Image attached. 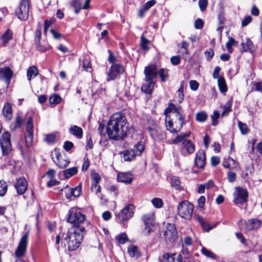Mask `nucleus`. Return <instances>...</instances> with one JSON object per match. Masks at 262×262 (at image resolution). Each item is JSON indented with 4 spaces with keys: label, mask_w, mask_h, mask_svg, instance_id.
<instances>
[{
    "label": "nucleus",
    "mask_w": 262,
    "mask_h": 262,
    "mask_svg": "<svg viewBox=\"0 0 262 262\" xmlns=\"http://www.w3.org/2000/svg\"><path fill=\"white\" fill-rule=\"evenodd\" d=\"M129 124L125 116L120 113L114 114L108 121L106 132L108 137L118 140L125 138L129 131Z\"/></svg>",
    "instance_id": "1"
},
{
    "label": "nucleus",
    "mask_w": 262,
    "mask_h": 262,
    "mask_svg": "<svg viewBox=\"0 0 262 262\" xmlns=\"http://www.w3.org/2000/svg\"><path fill=\"white\" fill-rule=\"evenodd\" d=\"M84 227L72 228L68 230L64 241H66L69 251H73L80 246L83 239Z\"/></svg>",
    "instance_id": "2"
},
{
    "label": "nucleus",
    "mask_w": 262,
    "mask_h": 262,
    "mask_svg": "<svg viewBox=\"0 0 262 262\" xmlns=\"http://www.w3.org/2000/svg\"><path fill=\"white\" fill-rule=\"evenodd\" d=\"M190 135V132L181 133L179 135H178L176 138L171 142H169V143L177 144L180 142H182L183 148L186 150L188 154H192L194 151L195 146L190 140L185 139V138L188 137Z\"/></svg>",
    "instance_id": "3"
},
{
    "label": "nucleus",
    "mask_w": 262,
    "mask_h": 262,
    "mask_svg": "<svg viewBox=\"0 0 262 262\" xmlns=\"http://www.w3.org/2000/svg\"><path fill=\"white\" fill-rule=\"evenodd\" d=\"M178 215L183 219L190 220L191 219L193 210L192 204L187 201H184L179 203L177 207Z\"/></svg>",
    "instance_id": "4"
},
{
    "label": "nucleus",
    "mask_w": 262,
    "mask_h": 262,
    "mask_svg": "<svg viewBox=\"0 0 262 262\" xmlns=\"http://www.w3.org/2000/svg\"><path fill=\"white\" fill-rule=\"evenodd\" d=\"M15 12V14L20 20H26L29 16V0H21L18 6L16 9Z\"/></svg>",
    "instance_id": "5"
},
{
    "label": "nucleus",
    "mask_w": 262,
    "mask_h": 262,
    "mask_svg": "<svg viewBox=\"0 0 262 262\" xmlns=\"http://www.w3.org/2000/svg\"><path fill=\"white\" fill-rule=\"evenodd\" d=\"M85 219V215L78 211L76 208H72L68 213V222L76 226L82 223Z\"/></svg>",
    "instance_id": "6"
},
{
    "label": "nucleus",
    "mask_w": 262,
    "mask_h": 262,
    "mask_svg": "<svg viewBox=\"0 0 262 262\" xmlns=\"http://www.w3.org/2000/svg\"><path fill=\"white\" fill-rule=\"evenodd\" d=\"M29 238V232H27L20 238L17 247L15 251V256L17 258L24 257L27 251Z\"/></svg>",
    "instance_id": "7"
},
{
    "label": "nucleus",
    "mask_w": 262,
    "mask_h": 262,
    "mask_svg": "<svg viewBox=\"0 0 262 262\" xmlns=\"http://www.w3.org/2000/svg\"><path fill=\"white\" fill-rule=\"evenodd\" d=\"M135 206L132 204L126 206L117 215V220L121 223L127 221L133 216Z\"/></svg>",
    "instance_id": "8"
},
{
    "label": "nucleus",
    "mask_w": 262,
    "mask_h": 262,
    "mask_svg": "<svg viewBox=\"0 0 262 262\" xmlns=\"http://www.w3.org/2000/svg\"><path fill=\"white\" fill-rule=\"evenodd\" d=\"M0 144L3 154L5 156L9 155L12 149L10 142V134L9 132L4 133L0 138Z\"/></svg>",
    "instance_id": "9"
},
{
    "label": "nucleus",
    "mask_w": 262,
    "mask_h": 262,
    "mask_svg": "<svg viewBox=\"0 0 262 262\" xmlns=\"http://www.w3.org/2000/svg\"><path fill=\"white\" fill-rule=\"evenodd\" d=\"M181 108L179 107H177L173 104H170L168 107L165 110V113H172L174 115L178 122L176 123L179 124V130H180L184 124V118L182 114Z\"/></svg>",
    "instance_id": "10"
},
{
    "label": "nucleus",
    "mask_w": 262,
    "mask_h": 262,
    "mask_svg": "<svg viewBox=\"0 0 262 262\" xmlns=\"http://www.w3.org/2000/svg\"><path fill=\"white\" fill-rule=\"evenodd\" d=\"M33 124L31 118H29L26 124V133L25 134V142L28 147H31L33 141Z\"/></svg>",
    "instance_id": "11"
},
{
    "label": "nucleus",
    "mask_w": 262,
    "mask_h": 262,
    "mask_svg": "<svg viewBox=\"0 0 262 262\" xmlns=\"http://www.w3.org/2000/svg\"><path fill=\"white\" fill-rule=\"evenodd\" d=\"M248 197L247 191L239 187L235 188V192L234 193V202L236 204H241L247 201Z\"/></svg>",
    "instance_id": "12"
},
{
    "label": "nucleus",
    "mask_w": 262,
    "mask_h": 262,
    "mask_svg": "<svg viewBox=\"0 0 262 262\" xmlns=\"http://www.w3.org/2000/svg\"><path fill=\"white\" fill-rule=\"evenodd\" d=\"M124 71V68L120 64L114 63L108 74V80L115 79L119 74Z\"/></svg>",
    "instance_id": "13"
},
{
    "label": "nucleus",
    "mask_w": 262,
    "mask_h": 262,
    "mask_svg": "<svg viewBox=\"0 0 262 262\" xmlns=\"http://www.w3.org/2000/svg\"><path fill=\"white\" fill-rule=\"evenodd\" d=\"M144 74L145 75L146 80H152L157 77L158 74V70L156 66L151 64L145 67L144 69Z\"/></svg>",
    "instance_id": "14"
},
{
    "label": "nucleus",
    "mask_w": 262,
    "mask_h": 262,
    "mask_svg": "<svg viewBox=\"0 0 262 262\" xmlns=\"http://www.w3.org/2000/svg\"><path fill=\"white\" fill-rule=\"evenodd\" d=\"M206 156L204 150H199L195 157V165L199 168H203L205 165Z\"/></svg>",
    "instance_id": "15"
},
{
    "label": "nucleus",
    "mask_w": 262,
    "mask_h": 262,
    "mask_svg": "<svg viewBox=\"0 0 262 262\" xmlns=\"http://www.w3.org/2000/svg\"><path fill=\"white\" fill-rule=\"evenodd\" d=\"M27 182L24 178H20L15 184V187L17 190V192L19 194H24L27 188Z\"/></svg>",
    "instance_id": "16"
},
{
    "label": "nucleus",
    "mask_w": 262,
    "mask_h": 262,
    "mask_svg": "<svg viewBox=\"0 0 262 262\" xmlns=\"http://www.w3.org/2000/svg\"><path fill=\"white\" fill-rule=\"evenodd\" d=\"M13 72L9 67L0 69V79L6 81L8 84L12 78Z\"/></svg>",
    "instance_id": "17"
},
{
    "label": "nucleus",
    "mask_w": 262,
    "mask_h": 262,
    "mask_svg": "<svg viewBox=\"0 0 262 262\" xmlns=\"http://www.w3.org/2000/svg\"><path fill=\"white\" fill-rule=\"evenodd\" d=\"M164 235L165 238L170 242L175 240L177 237V231L173 225H169L165 231Z\"/></svg>",
    "instance_id": "18"
},
{
    "label": "nucleus",
    "mask_w": 262,
    "mask_h": 262,
    "mask_svg": "<svg viewBox=\"0 0 262 262\" xmlns=\"http://www.w3.org/2000/svg\"><path fill=\"white\" fill-rule=\"evenodd\" d=\"M182 259L180 254L166 253L163 255L161 262H182Z\"/></svg>",
    "instance_id": "19"
},
{
    "label": "nucleus",
    "mask_w": 262,
    "mask_h": 262,
    "mask_svg": "<svg viewBox=\"0 0 262 262\" xmlns=\"http://www.w3.org/2000/svg\"><path fill=\"white\" fill-rule=\"evenodd\" d=\"M150 134L154 140L161 141L164 139L165 136L162 130L159 128H149Z\"/></svg>",
    "instance_id": "20"
},
{
    "label": "nucleus",
    "mask_w": 262,
    "mask_h": 262,
    "mask_svg": "<svg viewBox=\"0 0 262 262\" xmlns=\"http://www.w3.org/2000/svg\"><path fill=\"white\" fill-rule=\"evenodd\" d=\"M122 158L125 161H130L134 159L136 156L134 149H129L125 150L122 152Z\"/></svg>",
    "instance_id": "21"
},
{
    "label": "nucleus",
    "mask_w": 262,
    "mask_h": 262,
    "mask_svg": "<svg viewBox=\"0 0 262 262\" xmlns=\"http://www.w3.org/2000/svg\"><path fill=\"white\" fill-rule=\"evenodd\" d=\"M119 182L129 184L133 181L132 175L129 173H120L117 176Z\"/></svg>",
    "instance_id": "22"
},
{
    "label": "nucleus",
    "mask_w": 262,
    "mask_h": 262,
    "mask_svg": "<svg viewBox=\"0 0 262 262\" xmlns=\"http://www.w3.org/2000/svg\"><path fill=\"white\" fill-rule=\"evenodd\" d=\"M56 157L57 158L56 164L60 168H64L68 166L70 163L68 159L63 158L59 153H56Z\"/></svg>",
    "instance_id": "23"
},
{
    "label": "nucleus",
    "mask_w": 262,
    "mask_h": 262,
    "mask_svg": "<svg viewBox=\"0 0 262 262\" xmlns=\"http://www.w3.org/2000/svg\"><path fill=\"white\" fill-rule=\"evenodd\" d=\"M69 132L76 138L80 139L82 137L83 131L81 127L77 125L71 126L69 128Z\"/></svg>",
    "instance_id": "24"
},
{
    "label": "nucleus",
    "mask_w": 262,
    "mask_h": 262,
    "mask_svg": "<svg viewBox=\"0 0 262 262\" xmlns=\"http://www.w3.org/2000/svg\"><path fill=\"white\" fill-rule=\"evenodd\" d=\"M145 81L146 83L142 86L141 90L145 93L150 94L153 90L154 83L151 80L149 81L145 80Z\"/></svg>",
    "instance_id": "25"
},
{
    "label": "nucleus",
    "mask_w": 262,
    "mask_h": 262,
    "mask_svg": "<svg viewBox=\"0 0 262 262\" xmlns=\"http://www.w3.org/2000/svg\"><path fill=\"white\" fill-rule=\"evenodd\" d=\"M3 113L7 120H10L12 117V109L9 103H6L3 107Z\"/></svg>",
    "instance_id": "26"
},
{
    "label": "nucleus",
    "mask_w": 262,
    "mask_h": 262,
    "mask_svg": "<svg viewBox=\"0 0 262 262\" xmlns=\"http://www.w3.org/2000/svg\"><path fill=\"white\" fill-rule=\"evenodd\" d=\"M241 46L244 51H249L251 53L254 50L253 42L249 39H247L245 43L242 42Z\"/></svg>",
    "instance_id": "27"
},
{
    "label": "nucleus",
    "mask_w": 262,
    "mask_h": 262,
    "mask_svg": "<svg viewBox=\"0 0 262 262\" xmlns=\"http://www.w3.org/2000/svg\"><path fill=\"white\" fill-rule=\"evenodd\" d=\"M38 74V71L35 66L29 67L27 70V78L29 81L31 80L32 77H36Z\"/></svg>",
    "instance_id": "28"
},
{
    "label": "nucleus",
    "mask_w": 262,
    "mask_h": 262,
    "mask_svg": "<svg viewBox=\"0 0 262 262\" xmlns=\"http://www.w3.org/2000/svg\"><path fill=\"white\" fill-rule=\"evenodd\" d=\"M128 253L131 257L138 258L140 256V253L137 247L135 245H130L128 247Z\"/></svg>",
    "instance_id": "29"
},
{
    "label": "nucleus",
    "mask_w": 262,
    "mask_h": 262,
    "mask_svg": "<svg viewBox=\"0 0 262 262\" xmlns=\"http://www.w3.org/2000/svg\"><path fill=\"white\" fill-rule=\"evenodd\" d=\"M248 228L250 230H254L258 228L261 225L260 220L254 219L248 221Z\"/></svg>",
    "instance_id": "30"
},
{
    "label": "nucleus",
    "mask_w": 262,
    "mask_h": 262,
    "mask_svg": "<svg viewBox=\"0 0 262 262\" xmlns=\"http://www.w3.org/2000/svg\"><path fill=\"white\" fill-rule=\"evenodd\" d=\"M41 31H40V29H37L35 32V45L39 50L41 51H44L45 50V49L44 48H42L40 47V40L41 38Z\"/></svg>",
    "instance_id": "31"
},
{
    "label": "nucleus",
    "mask_w": 262,
    "mask_h": 262,
    "mask_svg": "<svg viewBox=\"0 0 262 262\" xmlns=\"http://www.w3.org/2000/svg\"><path fill=\"white\" fill-rule=\"evenodd\" d=\"M12 38V32L9 29H7L5 33L2 36L1 39L3 40V44L6 46L8 41Z\"/></svg>",
    "instance_id": "32"
},
{
    "label": "nucleus",
    "mask_w": 262,
    "mask_h": 262,
    "mask_svg": "<svg viewBox=\"0 0 262 262\" xmlns=\"http://www.w3.org/2000/svg\"><path fill=\"white\" fill-rule=\"evenodd\" d=\"M170 184L176 189H181V181L179 177L172 176L170 179Z\"/></svg>",
    "instance_id": "33"
},
{
    "label": "nucleus",
    "mask_w": 262,
    "mask_h": 262,
    "mask_svg": "<svg viewBox=\"0 0 262 262\" xmlns=\"http://www.w3.org/2000/svg\"><path fill=\"white\" fill-rule=\"evenodd\" d=\"M133 149H134L136 156H140L144 150V146L142 142H139L134 146Z\"/></svg>",
    "instance_id": "34"
},
{
    "label": "nucleus",
    "mask_w": 262,
    "mask_h": 262,
    "mask_svg": "<svg viewBox=\"0 0 262 262\" xmlns=\"http://www.w3.org/2000/svg\"><path fill=\"white\" fill-rule=\"evenodd\" d=\"M218 85L220 90L222 93H225L227 90L225 80L223 77L219 78L217 80Z\"/></svg>",
    "instance_id": "35"
},
{
    "label": "nucleus",
    "mask_w": 262,
    "mask_h": 262,
    "mask_svg": "<svg viewBox=\"0 0 262 262\" xmlns=\"http://www.w3.org/2000/svg\"><path fill=\"white\" fill-rule=\"evenodd\" d=\"M155 220V215L154 213H149L145 214L143 217V221L144 224H154Z\"/></svg>",
    "instance_id": "36"
},
{
    "label": "nucleus",
    "mask_w": 262,
    "mask_h": 262,
    "mask_svg": "<svg viewBox=\"0 0 262 262\" xmlns=\"http://www.w3.org/2000/svg\"><path fill=\"white\" fill-rule=\"evenodd\" d=\"M64 172L65 178L69 179L77 172V168L76 167H73L66 169Z\"/></svg>",
    "instance_id": "37"
},
{
    "label": "nucleus",
    "mask_w": 262,
    "mask_h": 262,
    "mask_svg": "<svg viewBox=\"0 0 262 262\" xmlns=\"http://www.w3.org/2000/svg\"><path fill=\"white\" fill-rule=\"evenodd\" d=\"M115 238L120 244H124L128 241V237L125 233H122L116 235Z\"/></svg>",
    "instance_id": "38"
},
{
    "label": "nucleus",
    "mask_w": 262,
    "mask_h": 262,
    "mask_svg": "<svg viewBox=\"0 0 262 262\" xmlns=\"http://www.w3.org/2000/svg\"><path fill=\"white\" fill-rule=\"evenodd\" d=\"M151 203L156 208H161L163 206V202L162 200L159 198H154L151 200Z\"/></svg>",
    "instance_id": "39"
},
{
    "label": "nucleus",
    "mask_w": 262,
    "mask_h": 262,
    "mask_svg": "<svg viewBox=\"0 0 262 262\" xmlns=\"http://www.w3.org/2000/svg\"><path fill=\"white\" fill-rule=\"evenodd\" d=\"M8 189L7 183L3 180H0V196H4Z\"/></svg>",
    "instance_id": "40"
},
{
    "label": "nucleus",
    "mask_w": 262,
    "mask_h": 262,
    "mask_svg": "<svg viewBox=\"0 0 262 262\" xmlns=\"http://www.w3.org/2000/svg\"><path fill=\"white\" fill-rule=\"evenodd\" d=\"M195 118L199 122H204L207 118V115L204 112H199L196 114Z\"/></svg>",
    "instance_id": "41"
},
{
    "label": "nucleus",
    "mask_w": 262,
    "mask_h": 262,
    "mask_svg": "<svg viewBox=\"0 0 262 262\" xmlns=\"http://www.w3.org/2000/svg\"><path fill=\"white\" fill-rule=\"evenodd\" d=\"M56 140V136L54 134H47L45 135L44 139L48 144H52L55 142Z\"/></svg>",
    "instance_id": "42"
},
{
    "label": "nucleus",
    "mask_w": 262,
    "mask_h": 262,
    "mask_svg": "<svg viewBox=\"0 0 262 262\" xmlns=\"http://www.w3.org/2000/svg\"><path fill=\"white\" fill-rule=\"evenodd\" d=\"M82 67L86 71L89 72H92V64L89 59L85 58L83 59Z\"/></svg>",
    "instance_id": "43"
},
{
    "label": "nucleus",
    "mask_w": 262,
    "mask_h": 262,
    "mask_svg": "<svg viewBox=\"0 0 262 262\" xmlns=\"http://www.w3.org/2000/svg\"><path fill=\"white\" fill-rule=\"evenodd\" d=\"M201 253L202 254L204 255L206 257L212 258V259H215L216 256L210 250L207 249L205 247H202L201 249Z\"/></svg>",
    "instance_id": "44"
},
{
    "label": "nucleus",
    "mask_w": 262,
    "mask_h": 262,
    "mask_svg": "<svg viewBox=\"0 0 262 262\" xmlns=\"http://www.w3.org/2000/svg\"><path fill=\"white\" fill-rule=\"evenodd\" d=\"M166 127L168 130L170 131L171 133H177L179 132L180 130H179V128L177 129V128H173V123L171 120L167 121V119L166 120Z\"/></svg>",
    "instance_id": "45"
},
{
    "label": "nucleus",
    "mask_w": 262,
    "mask_h": 262,
    "mask_svg": "<svg viewBox=\"0 0 262 262\" xmlns=\"http://www.w3.org/2000/svg\"><path fill=\"white\" fill-rule=\"evenodd\" d=\"M61 100V97L58 95H54L51 96L49 98V102L51 104H59Z\"/></svg>",
    "instance_id": "46"
},
{
    "label": "nucleus",
    "mask_w": 262,
    "mask_h": 262,
    "mask_svg": "<svg viewBox=\"0 0 262 262\" xmlns=\"http://www.w3.org/2000/svg\"><path fill=\"white\" fill-rule=\"evenodd\" d=\"M61 191H64L66 193V196L68 199H72L71 198L73 196L72 188L69 186L67 185L64 188L61 189Z\"/></svg>",
    "instance_id": "47"
},
{
    "label": "nucleus",
    "mask_w": 262,
    "mask_h": 262,
    "mask_svg": "<svg viewBox=\"0 0 262 262\" xmlns=\"http://www.w3.org/2000/svg\"><path fill=\"white\" fill-rule=\"evenodd\" d=\"M231 104L230 102L226 103L223 106V111L222 113V116H227L231 111Z\"/></svg>",
    "instance_id": "48"
},
{
    "label": "nucleus",
    "mask_w": 262,
    "mask_h": 262,
    "mask_svg": "<svg viewBox=\"0 0 262 262\" xmlns=\"http://www.w3.org/2000/svg\"><path fill=\"white\" fill-rule=\"evenodd\" d=\"M158 74H159L161 81L164 82L168 76V71L164 69H161L158 72Z\"/></svg>",
    "instance_id": "49"
},
{
    "label": "nucleus",
    "mask_w": 262,
    "mask_h": 262,
    "mask_svg": "<svg viewBox=\"0 0 262 262\" xmlns=\"http://www.w3.org/2000/svg\"><path fill=\"white\" fill-rule=\"evenodd\" d=\"M238 127L242 134H246L248 132V129L246 124L243 123L241 122L238 123Z\"/></svg>",
    "instance_id": "50"
},
{
    "label": "nucleus",
    "mask_w": 262,
    "mask_h": 262,
    "mask_svg": "<svg viewBox=\"0 0 262 262\" xmlns=\"http://www.w3.org/2000/svg\"><path fill=\"white\" fill-rule=\"evenodd\" d=\"M236 43V41L232 38H230L229 41L226 43V47L228 51L230 53L232 52V47Z\"/></svg>",
    "instance_id": "51"
},
{
    "label": "nucleus",
    "mask_w": 262,
    "mask_h": 262,
    "mask_svg": "<svg viewBox=\"0 0 262 262\" xmlns=\"http://www.w3.org/2000/svg\"><path fill=\"white\" fill-rule=\"evenodd\" d=\"M92 180L95 183L94 184H98L99 183L101 178L99 174L95 172H93L91 174Z\"/></svg>",
    "instance_id": "52"
},
{
    "label": "nucleus",
    "mask_w": 262,
    "mask_h": 262,
    "mask_svg": "<svg viewBox=\"0 0 262 262\" xmlns=\"http://www.w3.org/2000/svg\"><path fill=\"white\" fill-rule=\"evenodd\" d=\"M73 195L74 197L79 196L81 192V187L80 186H77L74 188H72Z\"/></svg>",
    "instance_id": "53"
},
{
    "label": "nucleus",
    "mask_w": 262,
    "mask_h": 262,
    "mask_svg": "<svg viewBox=\"0 0 262 262\" xmlns=\"http://www.w3.org/2000/svg\"><path fill=\"white\" fill-rule=\"evenodd\" d=\"M145 229L143 231L144 234H149L153 229L154 224H145Z\"/></svg>",
    "instance_id": "54"
},
{
    "label": "nucleus",
    "mask_w": 262,
    "mask_h": 262,
    "mask_svg": "<svg viewBox=\"0 0 262 262\" xmlns=\"http://www.w3.org/2000/svg\"><path fill=\"white\" fill-rule=\"evenodd\" d=\"M220 114L217 111H214L213 115L211 116L212 124L215 126L217 124V119L219 118Z\"/></svg>",
    "instance_id": "55"
},
{
    "label": "nucleus",
    "mask_w": 262,
    "mask_h": 262,
    "mask_svg": "<svg viewBox=\"0 0 262 262\" xmlns=\"http://www.w3.org/2000/svg\"><path fill=\"white\" fill-rule=\"evenodd\" d=\"M208 5L207 0H199V6L202 11H204L206 10Z\"/></svg>",
    "instance_id": "56"
},
{
    "label": "nucleus",
    "mask_w": 262,
    "mask_h": 262,
    "mask_svg": "<svg viewBox=\"0 0 262 262\" xmlns=\"http://www.w3.org/2000/svg\"><path fill=\"white\" fill-rule=\"evenodd\" d=\"M190 88L192 91H196L198 89L199 83L196 80L189 81Z\"/></svg>",
    "instance_id": "57"
},
{
    "label": "nucleus",
    "mask_w": 262,
    "mask_h": 262,
    "mask_svg": "<svg viewBox=\"0 0 262 262\" xmlns=\"http://www.w3.org/2000/svg\"><path fill=\"white\" fill-rule=\"evenodd\" d=\"M228 180L230 182H233L236 180V175L235 173L231 171H229L227 173Z\"/></svg>",
    "instance_id": "58"
},
{
    "label": "nucleus",
    "mask_w": 262,
    "mask_h": 262,
    "mask_svg": "<svg viewBox=\"0 0 262 262\" xmlns=\"http://www.w3.org/2000/svg\"><path fill=\"white\" fill-rule=\"evenodd\" d=\"M252 18L251 16L248 15L246 16L242 21V26L243 27L247 26L249 23L251 22Z\"/></svg>",
    "instance_id": "59"
},
{
    "label": "nucleus",
    "mask_w": 262,
    "mask_h": 262,
    "mask_svg": "<svg viewBox=\"0 0 262 262\" xmlns=\"http://www.w3.org/2000/svg\"><path fill=\"white\" fill-rule=\"evenodd\" d=\"M203 20L200 18H198L195 21L194 27L195 29H200L203 28Z\"/></svg>",
    "instance_id": "60"
},
{
    "label": "nucleus",
    "mask_w": 262,
    "mask_h": 262,
    "mask_svg": "<svg viewBox=\"0 0 262 262\" xmlns=\"http://www.w3.org/2000/svg\"><path fill=\"white\" fill-rule=\"evenodd\" d=\"M180 57L179 56H172L170 58V61L173 65H178L180 62Z\"/></svg>",
    "instance_id": "61"
},
{
    "label": "nucleus",
    "mask_w": 262,
    "mask_h": 262,
    "mask_svg": "<svg viewBox=\"0 0 262 262\" xmlns=\"http://www.w3.org/2000/svg\"><path fill=\"white\" fill-rule=\"evenodd\" d=\"M73 143L72 142L67 141L64 143L63 148L66 151H69L73 147Z\"/></svg>",
    "instance_id": "62"
},
{
    "label": "nucleus",
    "mask_w": 262,
    "mask_h": 262,
    "mask_svg": "<svg viewBox=\"0 0 262 262\" xmlns=\"http://www.w3.org/2000/svg\"><path fill=\"white\" fill-rule=\"evenodd\" d=\"M21 124V119L19 117H16L15 121L13 125H12V127L13 129L18 128Z\"/></svg>",
    "instance_id": "63"
},
{
    "label": "nucleus",
    "mask_w": 262,
    "mask_h": 262,
    "mask_svg": "<svg viewBox=\"0 0 262 262\" xmlns=\"http://www.w3.org/2000/svg\"><path fill=\"white\" fill-rule=\"evenodd\" d=\"M156 4V2L155 0H151L150 1H148L145 4V5L144 6V8L145 10L147 11L151 7L154 6Z\"/></svg>",
    "instance_id": "64"
}]
</instances>
